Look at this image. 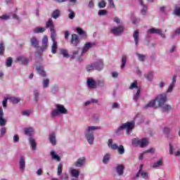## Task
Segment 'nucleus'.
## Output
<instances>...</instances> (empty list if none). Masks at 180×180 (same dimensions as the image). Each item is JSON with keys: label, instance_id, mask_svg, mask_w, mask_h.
<instances>
[{"label": "nucleus", "instance_id": "obj_1", "mask_svg": "<svg viewBox=\"0 0 180 180\" xmlns=\"http://www.w3.org/2000/svg\"><path fill=\"white\" fill-rule=\"evenodd\" d=\"M101 129L96 126H90L88 127L84 132V136L90 146L94 144V141H95V136H94V131L95 130H99Z\"/></svg>", "mask_w": 180, "mask_h": 180}, {"label": "nucleus", "instance_id": "obj_2", "mask_svg": "<svg viewBox=\"0 0 180 180\" xmlns=\"http://www.w3.org/2000/svg\"><path fill=\"white\" fill-rule=\"evenodd\" d=\"M136 126V122L134 121L131 122H127V123L122 124L116 131V133L119 134L120 131L122 130H127L126 134H130L131 133V130L134 129V127Z\"/></svg>", "mask_w": 180, "mask_h": 180}, {"label": "nucleus", "instance_id": "obj_3", "mask_svg": "<svg viewBox=\"0 0 180 180\" xmlns=\"http://www.w3.org/2000/svg\"><path fill=\"white\" fill-rule=\"evenodd\" d=\"M56 109H53L51 112V117H58L60 115H67L68 110L61 104H56Z\"/></svg>", "mask_w": 180, "mask_h": 180}, {"label": "nucleus", "instance_id": "obj_4", "mask_svg": "<svg viewBox=\"0 0 180 180\" xmlns=\"http://www.w3.org/2000/svg\"><path fill=\"white\" fill-rule=\"evenodd\" d=\"M108 146L111 150H117V153L120 154V155L124 154V146H123V145L118 146L116 143H113V139H108Z\"/></svg>", "mask_w": 180, "mask_h": 180}, {"label": "nucleus", "instance_id": "obj_5", "mask_svg": "<svg viewBox=\"0 0 180 180\" xmlns=\"http://www.w3.org/2000/svg\"><path fill=\"white\" fill-rule=\"evenodd\" d=\"M133 146H139L141 148H143L146 146H148V140L146 138H143L142 139H134L132 140Z\"/></svg>", "mask_w": 180, "mask_h": 180}, {"label": "nucleus", "instance_id": "obj_6", "mask_svg": "<svg viewBox=\"0 0 180 180\" xmlns=\"http://www.w3.org/2000/svg\"><path fill=\"white\" fill-rule=\"evenodd\" d=\"M155 102H158V106H162V105L165 104V102L167 101V94L163 93L158 95L155 98Z\"/></svg>", "mask_w": 180, "mask_h": 180}, {"label": "nucleus", "instance_id": "obj_7", "mask_svg": "<svg viewBox=\"0 0 180 180\" xmlns=\"http://www.w3.org/2000/svg\"><path fill=\"white\" fill-rule=\"evenodd\" d=\"M124 30V25H120L117 27H113L111 29V33L114 34V36H120L122 33H123Z\"/></svg>", "mask_w": 180, "mask_h": 180}, {"label": "nucleus", "instance_id": "obj_8", "mask_svg": "<svg viewBox=\"0 0 180 180\" xmlns=\"http://www.w3.org/2000/svg\"><path fill=\"white\" fill-rule=\"evenodd\" d=\"M82 56H84V53H82L81 49L79 48L73 51L71 58H77L79 61H81V57H82Z\"/></svg>", "mask_w": 180, "mask_h": 180}, {"label": "nucleus", "instance_id": "obj_9", "mask_svg": "<svg viewBox=\"0 0 180 180\" xmlns=\"http://www.w3.org/2000/svg\"><path fill=\"white\" fill-rule=\"evenodd\" d=\"M86 84L90 89H95L96 88V82L92 77L87 78Z\"/></svg>", "mask_w": 180, "mask_h": 180}, {"label": "nucleus", "instance_id": "obj_10", "mask_svg": "<svg viewBox=\"0 0 180 180\" xmlns=\"http://www.w3.org/2000/svg\"><path fill=\"white\" fill-rule=\"evenodd\" d=\"M94 67L96 71H102L103 70V60L98 59L94 63Z\"/></svg>", "mask_w": 180, "mask_h": 180}, {"label": "nucleus", "instance_id": "obj_11", "mask_svg": "<svg viewBox=\"0 0 180 180\" xmlns=\"http://www.w3.org/2000/svg\"><path fill=\"white\" fill-rule=\"evenodd\" d=\"M85 161H86V158H85V157L80 158L75 162V165L77 168H81L85 165Z\"/></svg>", "mask_w": 180, "mask_h": 180}, {"label": "nucleus", "instance_id": "obj_12", "mask_svg": "<svg viewBox=\"0 0 180 180\" xmlns=\"http://www.w3.org/2000/svg\"><path fill=\"white\" fill-rule=\"evenodd\" d=\"M4 109L2 107H0V127H4V126H6V120L4 118Z\"/></svg>", "mask_w": 180, "mask_h": 180}, {"label": "nucleus", "instance_id": "obj_13", "mask_svg": "<svg viewBox=\"0 0 180 180\" xmlns=\"http://www.w3.org/2000/svg\"><path fill=\"white\" fill-rule=\"evenodd\" d=\"M94 46H95V43L94 42H87L86 43V44L84 46L82 50V53L85 54V53H86V51H88V50H89V49L94 47Z\"/></svg>", "mask_w": 180, "mask_h": 180}, {"label": "nucleus", "instance_id": "obj_14", "mask_svg": "<svg viewBox=\"0 0 180 180\" xmlns=\"http://www.w3.org/2000/svg\"><path fill=\"white\" fill-rule=\"evenodd\" d=\"M49 44V38L47 36H44L42 39V46L41 47V51H44L47 49V46Z\"/></svg>", "mask_w": 180, "mask_h": 180}, {"label": "nucleus", "instance_id": "obj_15", "mask_svg": "<svg viewBox=\"0 0 180 180\" xmlns=\"http://www.w3.org/2000/svg\"><path fill=\"white\" fill-rule=\"evenodd\" d=\"M70 41L73 46H78L79 44V37H78L77 34H72Z\"/></svg>", "mask_w": 180, "mask_h": 180}, {"label": "nucleus", "instance_id": "obj_16", "mask_svg": "<svg viewBox=\"0 0 180 180\" xmlns=\"http://www.w3.org/2000/svg\"><path fill=\"white\" fill-rule=\"evenodd\" d=\"M19 167L20 169L23 172L26 167V161L25 160V156H20L19 160Z\"/></svg>", "mask_w": 180, "mask_h": 180}, {"label": "nucleus", "instance_id": "obj_17", "mask_svg": "<svg viewBox=\"0 0 180 180\" xmlns=\"http://www.w3.org/2000/svg\"><path fill=\"white\" fill-rule=\"evenodd\" d=\"M159 108H161L162 111L168 113L169 112H171L172 110V107L169 104H162V105L159 106Z\"/></svg>", "mask_w": 180, "mask_h": 180}, {"label": "nucleus", "instance_id": "obj_18", "mask_svg": "<svg viewBox=\"0 0 180 180\" xmlns=\"http://www.w3.org/2000/svg\"><path fill=\"white\" fill-rule=\"evenodd\" d=\"M141 6H142L141 9V15H143V16H146V15H147V6L144 5V4L143 3V0H138Z\"/></svg>", "mask_w": 180, "mask_h": 180}, {"label": "nucleus", "instance_id": "obj_19", "mask_svg": "<svg viewBox=\"0 0 180 180\" xmlns=\"http://www.w3.org/2000/svg\"><path fill=\"white\" fill-rule=\"evenodd\" d=\"M49 141L53 146L57 144V140L56 139V133L52 132L49 134Z\"/></svg>", "mask_w": 180, "mask_h": 180}, {"label": "nucleus", "instance_id": "obj_20", "mask_svg": "<svg viewBox=\"0 0 180 180\" xmlns=\"http://www.w3.org/2000/svg\"><path fill=\"white\" fill-rule=\"evenodd\" d=\"M69 172L73 178H78V176H79V170L77 169L70 168Z\"/></svg>", "mask_w": 180, "mask_h": 180}, {"label": "nucleus", "instance_id": "obj_21", "mask_svg": "<svg viewBox=\"0 0 180 180\" xmlns=\"http://www.w3.org/2000/svg\"><path fill=\"white\" fill-rule=\"evenodd\" d=\"M116 171H117V173L118 174V175L120 176H122V175H123V174L124 172V165H119L116 167Z\"/></svg>", "mask_w": 180, "mask_h": 180}, {"label": "nucleus", "instance_id": "obj_22", "mask_svg": "<svg viewBox=\"0 0 180 180\" xmlns=\"http://www.w3.org/2000/svg\"><path fill=\"white\" fill-rule=\"evenodd\" d=\"M17 61H20L23 65H27L29 64V59L26 58L24 56H18Z\"/></svg>", "mask_w": 180, "mask_h": 180}, {"label": "nucleus", "instance_id": "obj_23", "mask_svg": "<svg viewBox=\"0 0 180 180\" xmlns=\"http://www.w3.org/2000/svg\"><path fill=\"white\" fill-rule=\"evenodd\" d=\"M112 157V155L110 153H105L103 158V164L106 165V164L109 163V161H110V158Z\"/></svg>", "mask_w": 180, "mask_h": 180}, {"label": "nucleus", "instance_id": "obj_24", "mask_svg": "<svg viewBox=\"0 0 180 180\" xmlns=\"http://www.w3.org/2000/svg\"><path fill=\"white\" fill-rule=\"evenodd\" d=\"M50 154L52 160H54L55 161H58V162H60V161H61V158L58 156L57 153H56V151L52 150L51 151Z\"/></svg>", "mask_w": 180, "mask_h": 180}, {"label": "nucleus", "instance_id": "obj_25", "mask_svg": "<svg viewBox=\"0 0 180 180\" xmlns=\"http://www.w3.org/2000/svg\"><path fill=\"white\" fill-rule=\"evenodd\" d=\"M37 71L39 75L41 77H46V72L44 71V68L41 65L37 67Z\"/></svg>", "mask_w": 180, "mask_h": 180}, {"label": "nucleus", "instance_id": "obj_26", "mask_svg": "<svg viewBox=\"0 0 180 180\" xmlns=\"http://www.w3.org/2000/svg\"><path fill=\"white\" fill-rule=\"evenodd\" d=\"M31 46L35 49H37V47H39V39L34 37L31 38Z\"/></svg>", "mask_w": 180, "mask_h": 180}, {"label": "nucleus", "instance_id": "obj_27", "mask_svg": "<svg viewBox=\"0 0 180 180\" xmlns=\"http://www.w3.org/2000/svg\"><path fill=\"white\" fill-rule=\"evenodd\" d=\"M50 27V31L53 32L54 30V25L53 23V20L50 19L49 21L46 22V28Z\"/></svg>", "mask_w": 180, "mask_h": 180}, {"label": "nucleus", "instance_id": "obj_28", "mask_svg": "<svg viewBox=\"0 0 180 180\" xmlns=\"http://www.w3.org/2000/svg\"><path fill=\"white\" fill-rule=\"evenodd\" d=\"M76 32L79 34V36H83L84 37H86V32L82 30V28L77 27H76Z\"/></svg>", "mask_w": 180, "mask_h": 180}, {"label": "nucleus", "instance_id": "obj_29", "mask_svg": "<svg viewBox=\"0 0 180 180\" xmlns=\"http://www.w3.org/2000/svg\"><path fill=\"white\" fill-rule=\"evenodd\" d=\"M122 64L120 66L121 70H123L124 68V67H126V63L127 62V56L124 55L122 57Z\"/></svg>", "mask_w": 180, "mask_h": 180}, {"label": "nucleus", "instance_id": "obj_30", "mask_svg": "<svg viewBox=\"0 0 180 180\" xmlns=\"http://www.w3.org/2000/svg\"><path fill=\"white\" fill-rule=\"evenodd\" d=\"M30 143L31 144V147L33 150H36L37 147V143H36V140L33 139V137H30Z\"/></svg>", "mask_w": 180, "mask_h": 180}, {"label": "nucleus", "instance_id": "obj_31", "mask_svg": "<svg viewBox=\"0 0 180 180\" xmlns=\"http://www.w3.org/2000/svg\"><path fill=\"white\" fill-rule=\"evenodd\" d=\"M86 70L88 72H92V71H95L96 68L94 63H91L86 66Z\"/></svg>", "mask_w": 180, "mask_h": 180}, {"label": "nucleus", "instance_id": "obj_32", "mask_svg": "<svg viewBox=\"0 0 180 180\" xmlns=\"http://www.w3.org/2000/svg\"><path fill=\"white\" fill-rule=\"evenodd\" d=\"M148 33L150 34H158V33H161V30L150 28L148 30Z\"/></svg>", "mask_w": 180, "mask_h": 180}, {"label": "nucleus", "instance_id": "obj_33", "mask_svg": "<svg viewBox=\"0 0 180 180\" xmlns=\"http://www.w3.org/2000/svg\"><path fill=\"white\" fill-rule=\"evenodd\" d=\"M34 33H44V32H46V27H37L33 30Z\"/></svg>", "mask_w": 180, "mask_h": 180}, {"label": "nucleus", "instance_id": "obj_34", "mask_svg": "<svg viewBox=\"0 0 180 180\" xmlns=\"http://www.w3.org/2000/svg\"><path fill=\"white\" fill-rule=\"evenodd\" d=\"M139 30H136L133 34V37H134L136 46H139Z\"/></svg>", "mask_w": 180, "mask_h": 180}, {"label": "nucleus", "instance_id": "obj_35", "mask_svg": "<svg viewBox=\"0 0 180 180\" xmlns=\"http://www.w3.org/2000/svg\"><path fill=\"white\" fill-rule=\"evenodd\" d=\"M24 131L26 136H30V137H32V134H33L34 130L32 127H28V128H25Z\"/></svg>", "mask_w": 180, "mask_h": 180}, {"label": "nucleus", "instance_id": "obj_36", "mask_svg": "<svg viewBox=\"0 0 180 180\" xmlns=\"http://www.w3.org/2000/svg\"><path fill=\"white\" fill-rule=\"evenodd\" d=\"M145 78H146V79H148L150 82H151V81H153L154 78V73L153 72H150L148 74H146Z\"/></svg>", "mask_w": 180, "mask_h": 180}, {"label": "nucleus", "instance_id": "obj_37", "mask_svg": "<svg viewBox=\"0 0 180 180\" xmlns=\"http://www.w3.org/2000/svg\"><path fill=\"white\" fill-rule=\"evenodd\" d=\"M51 16L53 19H58L60 18V10L56 9L53 11Z\"/></svg>", "mask_w": 180, "mask_h": 180}, {"label": "nucleus", "instance_id": "obj_38", "mask_svg": "<svg viewBox=\"0 0 180 180\" xmlns=\"http://www.w3.org/2000/svg\"><path fill=\"white\" fill-rule=\"evenodd\" d=\"M162 164H163V160L162 159H160L153 165L152 168H158V167L162 166Z\"/></svg>", "mask_w": 180, "mask_h": 180}, {"label": "nucleus", "instance_id": "obj_39", "mask_svg": "<svg viewBox=\"0 0 180 180\" xmlns=\"http://www.w3.org/2000/svg\"><path fill=\"white\" fill-rule=\"evenodd\" d=\"M155 105V99L151 100L149 103L144 106V109H148V108H153Z\"/></svg>", "mask_w": 180, "mask_h": 180}, {"label": "nucleus", "instance_id": "obj_40", "mask_svg": "<svg viewBox=\"0 0 180 180\" xmlns=\"http://www.w3.org/2000/svg\"><path fill=\"white\" fill-rule=\"evenodd\" d=\"M57 49H58L57 46V42H53V44L51 46V53L53 54H56L57 53Z\"/></svg>", "mask_w": 180, "mask_h": 180}, {"label": "nucleus", "instance_id": "obj_41", "mask_svg": "<svg viewBox=\"0 0 180 180\" xmlns=\"http://www.w3.org/2000/svg\"><path fill=\"white\" fill-rule=\"evenodd\" d=\"M8 100L11 101L12 103H19V102H20V98L17 97H8Z\"/></svg>", "mask_w": 180, "mask_h": 180}, {"label": "nucleus", "instance_id": "obj_42", "mask_svg": "<svg viewBox=\"0 0 180 180\" xmlns=\"http://www.w3.org/2000/svg\"><path fill=\"white\" fill-rule=\"evenodd\" d=\"M140 94L141 90L140 89H138V90H136V94L134 96V101H135V102H137V101H139V99L140 98Z\"/></svg>", "mask_w": 180, "mask_h": 180}, {"label": "nucleus", "instance_id": "obj_43", "mask_svg": "<svg viewBox=\"0 0 180 180\" xmlns=\"http://www.w3.org/2000/svg\"><path fill=\"white\" fill-rule=\"evenodd\" d=\"M131 19L134 25H136V23H139V22H140V19L136 18V17L134 16V13L131 14Z\"/></svg>", "mask_w": 180, "mask_h": 180}, {"label": "nucleus", "instance_id": "obj_44", "mask_svg": "<svg viewBox=\"0 0 180 180\" xmlns=\"http://www.w3.org/2000/svg\"><path fill=\"white\" fill-rule=\"evenodd\" d=\"M136 89V91H138V89H140L139 87L137 86V81H134L133 83L131 84L129 86V89Z\"/></svg>", "mask_w": 180, "mask_h": 180}, {"label": "nucleus", "instance_id": "obj_45", "mask_svg": "<svg viewBox=\"0 0 180 180\" xmlns=\"http://www.w3.org/2000/svg\"><path fill=\"white\" fill-rule=\"evenodd\" d=\"M136 56L138 57V60L139 61H144L146 60V56L141 53H136Z\"/></svg>", "mask_w": 180, "mask_h": 180}, {"label": "nucleus", "instance_id": "obj_46", "mask_svg": "<svg viewBox=\"0 0 180 180\" xmlns=\"http://www.w3.org/2000/svg\"><path fill=\"white\" fill-rule=\"evenodd\" d=\"M174 88H175V84H172L170 83V84L169 85V87L167 90V94H171V92H172V91H174Z\"/></svg>", "mask_w": 180, "mask_h": 180}, {"label": "nucleus", "instance_id": "obj_47", "mask_svg": "<svg viewBox=\"0 0 180 180\" xmlns=\"http://www.w3.org/2000/svg\"><path fill=\"white\" fill-rule=\"evenodd\" d=\"M63 174V163H60L58 166V175L60 176Z\"/></svg>", "mask_w": 180, "mask_h": 180}, {"label": "nucleus", "instance_id": "obj_48", "mask_svg": "<svg viewBox=\"0 0 180 180\" xmlns=\"http://www.w3.org/2000/svg\"><path fill=\"white\" fill-rule=\"evenodd\" d=\"M60 54L63 56V57H69L70 55L68 54V51L66 49H60Z\"/></svg>", "mask_w": 180, "mask_h": 180}, {"label": "nucleus", "instance_id": "obj_49", "mask_svg": "<svg viewBox=\"0 0 180 180\" xmlns=\"http://www.w3.org/2000/svg\"><path fill=\"white\" fill-rule=\"evenodd\" d=\"M51 37L53 43L57 42V41H56V31L54 30L51 32Z\"/></svg>", "mask_w": 180, "mask_h": 180}, {"label": "nucleus", "instance_id": "obj_50", "mask_svg": "<svg viewBox=\"0 0 180 180\" xmlns=\"http://www.w3.org/2000/svg\"><path fill=\"white\" fill-rule=\"evenodd\" d=\"M12 63H13L12 58H8L6 61V65L7 67H12Z\"/></svg>", "mask_w": 180, "mask_h": 180}, {"label": "nucleus", "instance_id": "obj_51", "mask_svg": "<svg viewBox=\"0 0 180 180\" xmlns=\"http://www.w3.org/2000/svg\"><path fill=\"white\" fill-rule=\"evenodd\" d=\"M68 12H70L69 19H74V18H75V13H74V11H72L71 9H69Z\"/></svg>", "mask_w": 180, "mask_h": 180}, {"label": "nucleus", "instance_id": "obj_52", "mask_svg": "<svg viewBox=\"0 0 180 180\" xmlns=\"http://www.w3.org/2000/svg\"><path fill=\"white\" fill-rule=\"evenodd\" d=\"M106 6V2L105 1V0H101L99 3H98V8H105Z\"/></svg>", "mask_w": 180, "mask_h": 180}, {"label": "nucleus", "instance_id": "obj_53", "mask_svg": "<svg viewBox=\"0 0 180 180\" xmlns=\"http://www.w3.org/2000/svg\"><path fill=\"white\" fill-rule=\"evenodd\" d=\"M106 13H108L106 10H99L98 12V16H104V15H106Z\"/></svg>", "mask_w": 180, "mask_h": 180}, {"label": "nucleus", "instance_id": "obj_54", "mask_svg": "<svg viewBox=\"0 0 180 180\" xmlns=\"http://www.w3.org/2000/svg\"><path fill=\"white\" fill-rule=\"evenodd\" d=\"M113 22H115V23H117V25H123V23L122 22V21L120 20V19L117 17H115L113 18Z\"/></svg>", "mask_w": 180, "mask_h": 180}, {"label": "nucleus", "instance_id": "obj_55", "mask_svg": "<svg viewBox=\"0 0 180 180\" xmlns=\"http://www.w3.org/2000/svg\"><path fill=\"white\" fill-rule=\"evenodd\" d=\"M49 82H50V80H49V79H44L43 81L44 88H47V86H49Z\"/></svg>", "mask_w": 180, "mask_h": 180}, {"label": "nucleus", "instance_id": "obj_56", "mask_svg": "<svg viewBox=\"0 0 180 180\" xmlns=\"http://www.w3.org/2000/svg\"><path fill=\"white\" fill-rule=\"evenodd\" d=\"M170 131H171V129L169 127H165L163 128V133H165V134H169Z\"/></svg>", "mask_w": 180, "mask_h": 180}, {"label": "nucleus", "instance_id": "obj_57", "mask_svg": "<svg viewBox=\"0 0 180 180\" xmlns=\"http://www.w3.org/2000/svg\"><path fill=\"white\" fill-rule=\"evenodd\" d=\"M141 176L143 179H148V174L146 172H143L141 174Z\"/></svg>", "mask_w": 180, "mask_h": 180}, {"label": "nucleus", "instance_id": "obj_58", "mask_svg": "<svg viewBox=\"0 0 180 180\" xmlns=\"http://www.w3.org/2000/svg\"><path fill=\"white\" fill-rule=\"evenodd\" d=\"M5 53V47L4 46V43L0 44V54H4Z\"/></svg>", "mask_w": 180, "mask_h": 180}, {"label": "nucleus", "instance_id": "obj_59", "mask_svg": "<svg viewBox=\"0 0 180 180\" xmlns=\"http://www.w3.org/2000/svg\"><path fill=\"white\" fill-rule=\"evenodd\" d=\"M145 154H147V153H150V154H154V153H155V149H154L153 148H151L150 149H148L147 150H146L145 152Z\"/></svg>", "mask_w": 180, "mask_h": 180}, {"label": "nucleus", "instance_id": "obj_60", "mask_svg": "<svg viewBox=\"0 0 180 180\" xmlns=\"http://www.w3.org/2000/svg\"><path fill=\"white\" fill-rule=\"evenodd\" d=\"M174 15L180 16V7H176L174 9Z\"/></svg>", "mask_w": 180, "mask_h": 180}, {"label": "nucleus", "instance_id": "obj_61", "mask_svg": "<svg viewBox=\"0 0 180 180\" xmlns=\"http://www.w3.org/2000/svg\"><path fill=\"white\" fill-rule=\"evenodd\" d=\"M22 116H30V111L28 110H25L22 112Z\"/></svg>", "mask_w": 180, "mask_h": 180}, {"label": "nucleus", "instance_id": "obj_62", "mask_svg": "<svg viewBox=\"0 0 180 180\" xmlns=\"http://www.w3.org/2000/svg\"><path fill=\"white\" fill-rule=\"evenodd\" d=\"M109 6L111 8H115V2H113V0H108Z\"/></svg>", "mask_w": 180, "mask_h": 180}, {"label": "nucleus", "instance_id": "obj_63", "mask_svg": "<svg viewBox=\"0 0 180 180\" xmlns=\"http://www.w3.org/2000/svg\"><path fill=\"white\" fill-rule=\"evenodd\" d=\"M13 143H19V136L18 135H14L13 138Z\"/></svg>", "mask_w": 180, "mask_h": 180}, {"label": "nucleus", "instance_id": "obj_64", "mask_svg": "<svg viewBox=\"0 0 180 180\" xmlns=\"http://www.w3.org/2000/svg\"><path fill=\"white\" fill-rule=\"evenodd\" d=\"M34 100L38 101H39V91H37V90H35L34 91Z\"/></svg>", "mask_w": 180, "mask_h": 180}]
</instances>
